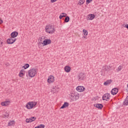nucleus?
Instances as JSON below:
<instances>
[{
	"label": "nucleus",
	"instance_id": "obj_19",
	"mask_svg": "<svg viewBox=\"0 0 128 128\" xmlns=\"http://www.w3.org/2000/svg\"><path fill=\"white\" fill-rule=\"evenodd\" d=\"M18 76L20 78H22L24 76V70L23 69L20 70Z\"/></svg>",
	"mask_w": 128,
	"mask_h": 128
},
{
	"label": "nucleus",
	"instance_id": "obj_4",
	"mask_svg": "<svg viewBox=\"0 0 128 128\" xmlns=\"http://www.w3.org/2000/svg\"><path fill=\"white\" fill-rule=\"evenodd\" d=\"M16 40V38L10 37L7 40L6 42L8 44H14V42Z\"/></svg>",
	"mask_w": 128,
	"mask_h": 128
},
{
	"label": "nucleus",
	"instance_id": "obj_30",
	"mask_svg": "<svg viewBox=\"0 0 128 128\" xmlns=\"http://www.w3.org/2000/svg\"><path fill=\"white\" fill-rule=\"evenodd\" d=\"M32 102V106H36V104H38V102Z\"/></svg>",
	"mask_w": 128,
	"mask_h": 128
},
{
	"label": "nucleus",
	"instance_id": "obj_8",
	"mask_svg": "<svg viewBox=\"0 0 128 128\" xmlns=\"http://www.w3.org/2000/svg\"><path fill=\"white\" fill-rule=\"evenodd\" d=\"M36 120V118L33 116V117H31L29 118H26V122L27 124H28V122H34V120Z\"/></svg>",
	"mask_w": 128,
	"mask_h": 128
},
{
	"label": "nucleus",
	"instance_id": "obj_24",
	"mask_svg": "<svg viewBox=\"0 0 128 128\" xmlns=\"http://www.w3.org/2000/svg\"><path fill=\"white\" fill-rule=\"evenodd\" d=\"M85 2H86V0H79L80 6H82V4H84Z\"/></svg>",
	"mask_w": 128,
	"mask_h": 128
},
{
	"label": "nucleus",
	"instance_id": "obj_37",
	"mask_svg": "<svg viewBox=\"0 0 128 128\" xmlns=\"http://www.w3.org/2000/svg\"><path fill=\"white\" fill-rule=\"evenodd\" d=\"M4 22V21L2 19H0V24H2Z\"/></svg>",
	"mask_w": 128,
	"mask_h": 128
},
{
	"label": "nucleus",
	"instance_id": "obj_15",
	"mask_svg": "<svg viewBox=\"0 0 128 128\" xmlns=\"http://www.w3.org/2000/svg\"><path fill=\"white\" fill-rule=\"evenodd\" d=\"M10 104V102L5 101L4 102H1V105L2 106H8Z\"/></svg>",
	"mask_w": 128,
	"mask_h": 128
},
{
	"label": "nucleus",
	"instance_id": "obj_27",
	"mask_svg": "<svg viewBox=\"0 0 128 128\" xmlns=\"http://www.w3.org/2000/svg\"><path fill=\"white\" fill-rule=\"evenodd\" d=\"M4 46V42H2V40L0 38V48H2Z\"/></svg>",
	"mask_w": 128,
	"mask_h": 128
},
{
	"label": "nucleus",
	"instance_id": "obj_33",
	"mask_svg": "<svg viewBox=\"0 0 128 128\" xmlns=\"http://www.w3.org/2000/svg\"><path fill=\"white\" fill-rule=\"evenodd\" d=\"M62 14H63L64 18H66V13H62Z\"/></svg>",
	"mask_w": 128,
	"mask_h": 128
},
{
	"label": "nucleus",
	"instance_id": "obj_31",
	"mask_svg": "<svg viewBox=\"0 0 128 128\" xmlns=\"http://www.w3.org/2000/svg\"><path fill=\"white\" fill-rule=\"evenodd\" d=\"M91 2H92V0H86V4H90Z\"/></svg>",
	"mask_w": 128,
	"mask_h": 128
},
{
	"label": "nucleus",
	"instance_id": "obj_26",
	"mask_svg": "<svg viewBox=\"0 0 128 128\" xmlns=\"http://www.w3.org/2000/svg\"><path fill=\"white\" fill-rule=\"evenodd\" d=\"M82 32H83V34H84V36H87L88 35V30H86L84 29Z\"/></svg>",
	"mask_w": 128,
	"mask_h": 128
},
{
	"label": "nucleus",
	"instance_id": "obj_5",
	"mask_svg": "<svg viewBox=\"0 0 128 128\" xmlns=\"http://www.w3.org/2000/svg\"><path fill=\"white\" fill-rule=\"evenodd\" d=\"M47 82L48 84H52L54 82V76L52 75H50L47 80Z\"/></svg>",
	"mask_w": 128,
	"mask_h": 128
},
{
	"label": "nucleus",
	"instance_id": "obj_39",
	"mask_svg": "<svg viewBox=\"0 0 128 128\" xmlns=\"http://www.w3.org/2000/svg\"><path fill=\"white\" fill-rule=\"evenodd\" d=\"M86 36H83V38H86Z\"/></svg>",
	"mask_w": 128,
	"mask_h": 128
},
{
	"label": "nucleus",
	"instance_id": "obj_18",
	"mask_svg": "<svg viewBox=\"0 0 128 128\" xmlns=\"http://www.w3.org/2000/svg\"><path fill=\"white\" fill-rule=\"evenodd\" d=\"M68 106H70V104H68V102H64V104H63V105L60 107V108L62 109V108H68Z\"/></svg>",
	"mask_w": 128,
	"mask_h": 128
},
{
	"label": "nucleus",
	"instance_id": "obj_20",
	"mask_svg": "<svg viewBox=\"0 0 128 128\" xmlns=\"http://www.w3.org/2000/svg\"><path fill=\"white\" fill-rule=\"evenodd\" d=\"M64 70L66 72H70L71 68L70 66H66L64 67Z\"/></svg>",
	"mask_w": 128,
	"mask_h": 128
},
{
	"label": "nucleus",
	"instance_id": "obj_40",
	"mask_svg": "<svg viewBox=\"0 0 128 128\" xmlns=\"http://www.w3.org/2000/svg\"><path fill=\"white\" fill-rule=\"evenodd\" d=\"M53 90H54V88H53Z\"/></svg>",
	"mask_w": 128,
	"mask_h": 128
},
{
	"label": "nucleus",
	"instance_id": "obj_2",
	"mask_svg": "<svg viewBox=\"0 0 128 128\" xmlns=\"http://www.w3.org/2000/svg\"><path fill=\"white\" fill-rule=\"evenodd\" d=\"M46 32L48 34H54L56 32V30L54 29V27L52 25H48L46 26L45 28Z\"/></svg>",
	"mask_w": 128,
	"mask_h": 128
},
{
	"label": "nucleus",
	"instance_id": "obj_17",
	"mask_svg": "<svg viewBox=\"0 0 128 128\" xmlns=\"http://www.w3.org/2000/svg\"><path fill=\"white\" fill-rule=\"evenodd\" d=\"M112 82V80H107L106 82H104V86H108Z\"/></svg>",
	"mask_w": 128,
	"mask_h": 128
},
{
	"label": "nucleus",
	"instance_id": "obj_38",
	"mask_svg": "<svg viewBox=\"0 0 128 128\" xmlns=\"http://www.w3.org/2000/svg\"><path fill=\"white\" fill-rule=\"evenodd\" d=\"M6 66H10V64H6Z\"/></svg>",
	"mask_w": 128,
	"mask_h": 128
},
{
	"label": "nucleus",
	"instance_id": "obj_11",
	"mask_svg": "<svg viewBox=\"0 0 128 128\" xmlns=\"http://www.w3.org/2000/svg\"><path fill=\"white\" fill-rule=\"evenodd\" d=\"M52 42V40L50 39H47L44 40L43 41V43H42L44 46H47V44H50Z\"/></svg>",
	"mask_w": 128,
	"mask_h": 128
},
{
	"label": "nucleus",
	"instance_id": "obj_32",
	"mask_svg": "<svg viewBox=\"0 0 128 128\" xmlns=\"http://www.w3.org/2000/svg\"><path fill=\"white\" fill-rule=\"evenodd\" d=\"M64 18V15L60 14V16L59 18H60V20H62V18Z\"/></svg>",
	"mask_w": 128,
	"mask_h": 128
},
{
	"label": "nucleus",
	"instance_id": "obj_7",
	"mask_svg": "<svg viewBox=\"0 0 128 128\" xmlns=\"http://www.w3.org/2000/svg\"><path fill=\"white\" fill-rule=\"evenodd\" d=\"M76 90L79 92H82L86 90V88L84 86H78L76 88Z\"/></svg>",
	"mask_w": 128,
	"mask_h": 128
},
{
	"label": "nucleus",
	"instance_id": "obj_16",
	"mask_svg": "<svg viewBox=\"0 0 128 128\" xmlns=\"http://www.w3.org/2000/svg\"><path fill=\"white\" fill-rule=\"evenodd\" d=\"M26 108H27L28 110H30V108H32L33 106H32V102H29L26 105Z\"/></svg>",
	"mask_w": 128,
	"mask_h": 128
},
{
	"label": "nucleus",
	"instance_id": "obj_10",
	"mask_svg": "<svg viewBox=\"0 0 128 128\" xmlns=\"http://www.w3.org/2000/svg\"><path fill=\"white\" fill-rule=\"evenodd\" d=\"M85 76H84V74L80 73L78 76V80H84L85 78Z\"/></svg>",
	"mask_w": 128,
	"mask_h": 128
},
{
	"label": "nucleus",
	"instance_id": "obj_9",
	"mask_svg": "<svg viewBox=\"0 0 128 128\" xmlns=\"http://www.w3.org/2000/svg\"><path fill=\"white\" fill-rule=\"evenodd\" d=\"M87 20H92L94 18H96V16L94 14H90L87 16Z\"/></svg>",
	"mask_w": 128,
	"mask_h": 128
},
{
	"label": "nucleus",
	"instance_id": "obj_3",
	"mask_svg": "<svg viewBox=\"0 0 128 128\" xmlns=\"http://www.w3.org/2000/svg\"><path fill=\"white\" fill-rule=\"evenodd\" d=\"M70 98L73 102L78 100L80 98V94L78 92H74L71 94L70 96Z\"/></svg>",
	"mask_w": 128,
	"mask_h": 128
},
{
	"label": "nucleus",
	"instance_id": "obj_1",
	"mask_svg": "<svg viewBox=\"0 0 128 128\" xmlns=\"http://www.w3.org/2000/svg\"><path fill=\"white\" fill-rule=\"evenodd\" d=\"M38 70L35 68H32L28 70V74L30 78H34L36 74H38Z\"/></svg>",
	"mask_w": 128,
	"mask_h": 128
},
{
	"label": "nucleus",
	"instance_id": "obj_23",
	"mask_svg": "<svg viewBox=\"0 0 128 128\" xmlns=\"http://www.w3.org/2000/svg\"><path fill=\"white\" fill-rule=\"evenodd\" d=\"M64 22H70V17L68 16L66 17Z\"/></svg>",
	"mask_w": 128,
	"mask_h": 128
},
{
	"label": "nucleus",
	"instance_id": "obj_35",
	"mask_svg": "<svg viewBox=\"0 0 128 128\" xmlns=\"http://www.w3.org/2000/svg\"><path fill=\"white\" fill-rule=\"evenodd\" d=\"M124 28H128V24H125Z\"/></svg>",
	"mask_w": 128,
	"mask_h": 128
},
{
	"label": "nucleus",
	"instance_id": "obj_22",
	"mask_svg": "<svg viewBox=\"0 0 128 128\" xmlns=\"http://www.w3.org/2000/svg\"><path fill=\"white\" fill-rule=\"evenodd\" d=\"M13 124H14V121L12 120V121H10L8 123V126H12Z\"/></svg>",
	"mask_w": 128,
	"mask_h": 128
},
{
	"label": "nucleus",
	"instance_id": "obj_21",
	"mask_svg": "<svg viewBox=\"0 0 128 128\" xmlns=\"http://www.w3.org/2000/svg\"><path fill=\"white\" fill-rule=\"evenodd\" d=\"M30 68V64H26L22 66V68H24V70H26V68Z\"/></svg>",
	"mask_w": 128,
	"mask_h": 128
},
{
	"label": "nucleus",
	"instance_id": "obj_29",
	"mask_svg": "<svg viewBox=\"0 0 128 128\" xmlns=\"http://www.w3.org/2000/svg\"><path fill=\"white\" fill-rule=\"evenodd\" d=\"M10 116V114L8 112H6L5 114L4 115V118H8Z\"/></svg>",
	"mask_w": 128,
	"mask_h": 128
},
{
	"label": "nucleus",
	"instance_id": "obj_36",
	"mask_svg": "<svg viewBox=\"0 0 128 128\" xmlns=\"http://www.w3.org/2000/svg\"><path fill=\"white\" fill-rule=\"evenodd\" d=\"M40 42L42 41V37H40Z\"/></svg>",
	"mask_w": 128,
	"mask_h": 128
},
{
	"label": "nucleus",
	"instance_id": "obj_13",
	"mask_svg": "<svg viewBox=\"0 0 128 128\" xmlns=\"http://www.w3.org/2000/svg\"><path fill=\"white\" fill-rule=\"evenodd\" d=\"M94 106L97 108H99V110H102L104 108V106L102 104H94Z\"/></svg>",
	"mask_w": 128,
	"mask_h": 128
},
{
	"label": "nucleus",
	"instance_id": "obj_14",
	"mask_svg": "<svg viewBox=\"0 0 128 128\" xmlns=\"http://www.w3.org/2000/svg\"><path fill=\"white\" fill-rule=\"evenodd\" d=\"M18 32H14L11 33L10 36H11V38H16L18 36Z\"/></svg>",
	"mask_w": 128,
	"mask_h": 128
},
{
	"label": "nucleus",
	"instance_id": "obj_6",
	"mask_svg": "<svg viewBox=\"0 0 128 128\" xmlns=\"http://www.w3.org/2000/svg\"><path fill=\"white\" fill-rule=\"evenodd\" d=\"M110 94L108 93L105 94L102 96V100H106V102L110 100Z\"/></svg>",
	"mask_w": 128,
	"mask_h": 128
},
{
	"label": "nucleus",
	"instance_id": "obj_28",
	"mask_svg": "<svg viewBox=\"0 0 128 128\" xmlns=\"http://www.w3.org/2000/svg\"><path fill=\"white\" fill-rule=\"evenodd\" d=\"M122 70V66H120L117 68V71L120 72V70Z\"/></svg>",
	"mask_w": 128,
	"mask_h": 128
},
{
	"label": "nucleus",
	"instance_id": "obj_25",
	"mask_svg": "<svg viewBox=\"0 0 128 128\" xmlns=\"http://www.w3.org/2000/svg\"><path fill=\"white\" fill-rule=\"evenodd\" d=\"M34 128H44V125L41 124L37 126H36Z\"/></svg>",
	"mask_w": 128,
	"mask_h": 128
},
{
	"label": "nucleus",
	"instance_id": "obj_12",
	"mask_svg": "<svg viewBox=\"0 0 128 128\" xmlns=\"http://www.w3.org/2000/svg\"><path fill=\"white\" fill-rule=\"evenodd\" d=\"M118 88H114L112 89L111 90V94L113 96L116 94H118Z\"/></svg>",
	"mask_w": 128,
	"mask_h": 128
},
{
	"label": "nucleus",
	"instance_id": "obj_34",
	"mask_svg": "<svg viewBox=\"0 0 128 128\" xmlns=\"http://www.w3.org/2000/svg\"><path fill=\"white\" fill-rule=\"evenodd\" d=\"M56 0H51L50 2H51L54 3V2H56Z\"/></svg>",
	"mask_w": 128,
	"mask_h": 128
}]
</instances>
